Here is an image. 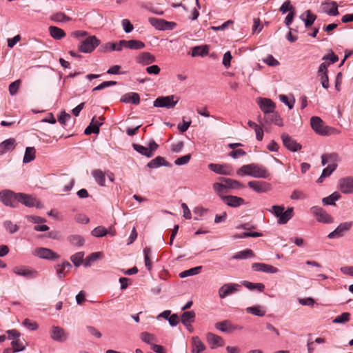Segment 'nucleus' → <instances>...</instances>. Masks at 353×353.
<instances>
[{
  "mask_svg": "<svg viewBox=\"0 0 353 353\" xmlns=\"http://www.w3.org/2000/svg\"><path fill=\"white\" fill-rule=\"evenodd\" d=\"M310 211L318 222L323 223H331L333 222L332 217L321 207L313 206L310 208Z\"/></svg>",
  "mask_w": 353,
  "mask_h": 353,
  "instance_id": "obj_8",
  "label": "nucleus"
},
{
  "mask_svg": "<svg viewBox=\"0 0 353 353\" xmlns=\"http://www.w3.org/2000/svg\"><path fill=\"white\" fill-rule=\"evenodd\" d=\"M83 256L84 252H79L72 255L70 257V260L76 267H79L83 262Z\"/></svg>",
  "mask_w": 353,
  "mask_h": 353,
  "instance_id": "obj_53",
  "label": "nucleus"
},
{
  "mask_svg": "<svg viewBox=\"0 0 353 353\" xmlns=\"http://www.w3.org/2000/svg\"><path fill=\"white\" fill-rule=\"evenodd\" d=\"M213 189L214 192L221 198V196H224L223 194L227 193V188L225 183H214L213 184Z\"/></svg>",
  "mask_w": 353,
  "mask_h": 353,
  "instance_id": "obj_51",
  "label": "nucleus"
},
{
  "mask_svg": "<svg viewBox=\"0 0 353 353\" xmlns=\"http://www.w3.org/2000/svg\"><path fill=\"white\" fill-rule=\"evenodd\" d=\"M263 62L269 66H277L279 65V62L272 55L268 54L265 59H263Z\"/></svg>",
  "mask_w": 353,
  "mask_h": 353,
  "instance_id": "obj_62",
  "label": "nucleus"
},
{
  "mask_svg": "<svg viewBox=\"0 0 353 353\" xmlns=\"http://www.w3.org/2000/svg\"><path fill=\"white\" fill-rule=\"evenodd\" d=\"M35 149L33 147H27L23 157L24 163H30L35 159Z\"/></svg>",
  "mask_w": 353,
  "mask_h": 353,
  "instance_id": "obj_45",
  "label": "nucleus"
},
{
  "mask_svg": "<svg viewBox=\"0 0 353 353\" xmlns=\"http://www.w3.org/2000/svg\"><path fill=\"white\" fill-rule=\"evenodd\" d=\"M242 284L250 290L256 289L259 292H262L265 288V285L261 283H254L247 281H243Z\"/></svg>",
  "mask_w": 353,
  "mask_h": 353,
  "instance_id": "obj_50",
  "label": "nucleus"
},
{
  "mask_svg": "<svg viewBox=\"0 0 353 353\" xmlns=\"http://www.w3.org/2000/svg\"><path fill=\"white\" fill-rule=\"evenodd\" d=\"M50 334L52 340L59 343H63L68 339V333L59 326H52Z\"/></svg>",
  "mask_w": 353,
  "mask_h": 353,
  "instance_id": "obj_10",
  "label": "nucleus"
},
{
  "mask_svg": "<svg viewBox=\"0 0 353 353\" xmlns=\"http://www.w3.org/2000/svg\"><path fill=\"white\" fill-rule=\"evenodd\" d=\"M310 125L314 131L320 135H329L333 130L329 126L324 125L323 120L316 116L311 117Z\"/></svg>",
  "mask_w": 353,
  "mask_h": 353,
  "instance_id": "obj_3",
  "label": "nucleus"
},
{
  "mask_svg": "<svg viewBox=\"0 0 353 353\" xmlns=\"http://www.w3.org/2000/svg\"><path fill=\"white\" fill-rule=\"evenodd\" d=\"M322 59L324 61H329L330 62L327 63L329 65L330 63H334L337 62L339 57L332 51H331L330 53L325 55Z\"/></svg>",
  "mask_w": 353,
  "mask_h": 353,
  "instance_id": "obj_64",
  "label": "nucleus"
},
{
  "mask_svg": "<svg viewBox=\"0 0 353 353\" xmlns=\"http://www.w3.org/2000/svg\"><path fill=\"white\" fill-rule=\"evenodd\" d=\"M281 138L283 145L289 150L292 152H296L301 149V145L296 143L288 134L283 133L281 135Z\"/></svg>",
  "mask_w": 353,
  "mask_h": 353,
  "instance_id": "obj_15",
  "label": "nucleus"
},
{
  "mask_svg": "<svg viewBox=\"0 0 353 353\" xmlns=\"http://www.w3.org/2000/svg\"><path fill=\"white\" fill-rule=\"evenodd\" d=\"M220 179L221 180V181L225 183L227 190L228 188L239 189L243 187V185L236 180H234L229 178H221Z\"/></svg>",
  "mask_w": 353,
  "mask_h": 353,
  "instance_id": "obj_43",
  "label": "nucleus"
},
{
  "mask_svg": "<svg viewBox=\"0 0 353 353\" xmlns=\"http://www.w3.org/2000/svg\"><path fill=\"white\" fill-rule=\"evenodd\" d=\"M3 226L6 228V230L10 234H13L17 232L19 230L18 225L14 224L11 221H4Z\"/></svg>",
  "mask_w": 353,
  "mask_h": 353,
  "instance_id": "obj_58",
  "label": "nucleus"
},
{
  "mask_svg": "<svg viewBox=\"0 0 353 353\" xmlns=\"http://www.w3.org/2000/svg\"><path fill=\"white\" fill-rule=\"evenodd\" d=\"M72 265L68 261H64L61 264L56 265V271L57 276L61 279L66 275V273L71 269Z\"/></svg>",
  "mask_w": 353,
  "mask_h": 353,
  "instance_id": "obj_33",
  "label": "nucleus"
},
{
  "mask_svg": "<svg viewBox=\"0 0 353 353\" xmlns=\"http://www.w3.org/2000/svg\"><path fill=\"white\" fill-rule=\"evenodd\" d=\"M15 148V139L13 138L8 139L0 143V155L6 152L13 150Z\"/></svg>",
  "mask_w": 353,
  "mask_h": 353,
  "instance_id": "obj_28",
  "label": "nucleus"
},
{
  "mask_svg": "<svg viewBox=\"0 0 353 353\" xmlns=\"http://www.w3.org/2000/svg\"><path fill=\"white\" fill-rule=\"evenodd\" d=\"M350 313L348 312H343L341 315L337 316L335 317L332 322L334 323H345L350 320Z\"/></svg>",
  "mask_w": 353,
  "mask_h": 353,
  "instance_id": "obj_56",
  "label": "nucleus"
},
{
  "mask_svg": "<svg viewBox=\"0 0 353 353\" xmlns=\"http://www.w3.org/2000/svg\"><path fill=\"white\" fill-rule=\"evenodd\" d=\"M254 256L253 251L250 249H245L242 251H239L232 256L234 259H245L248 258H252Z\"/></svg>",
  "mask_w": 353,
  "mask_h": 353,
  "instance_id": "obj_41",
  "label": "nucleus"
},
{
  "mask_svg": "<svg viewBox=\"0 0 353 353\" xmlns=\"http://www.w3.org/2000/svg\"><path fill=\"white\" fill-rule=\"evenodd\" d=\"M221 200L225 204L232 208H237L245 203L243 198L233 195L221 196Z\"/></svg>",
  "mask_w": 353,
  "mask_h": 353,
  "instance_id": "obj_18",
  "label": "nucleus"
},
{
  "mask_svg": "<svg viewBox=\"0 0 353 353\" xmlns=\"http://www.w3.org/2000/svg\"><path fill=\"white\" fill-rule=\"evenodd\" d=\"M104 118L102 117H99L98 120L93 117L90 125L85 129L84 133L87 135L92 133L98 134L99 132V128L103 124Z\"/></svg>",
  "mask_w": 353,
  "mask_h": 353,
  "instance_id": "obj_22",
  "label": "nucleus"
},
{
  "mask_svg": "<svg viewBox=\"0 0 353 353\" xmlns=\"http://www.w3.org/2000/svg\"><path fill=\"white\" fill-rule=\"evenodd\" d=\"M238 174L252 176L255 178L267 179L270 174L268 170L263 165L250 163L243 165L238 171Z\"/></svg>",
  "mask_w": 353,
  "mask_h": 353,
  "instance_id": "obj_1",
  "label": "nucleus"
},
{
  "mask_svg": "<svg viewBox=\"0 0 353 353\" xmlns=\"http://www.w3.org/2000/svg\"><path fill=\"white\" fill-rule=\"evenodd\" d=\"M20 85H21V81L19 79L16 80L15 81L11 83L9 85L8 90H9V92H10V95L14 96L17 93V92L19 89Z\"/></svg>",
  "mask_w": 353,
  "mask_h": 353,
  "instance_id": "obj_60",
  "label": "nucleus"
},
{
  "mask_svg": "<svg viewBox=\"0 0 353 353\" xmlns=\"http://www.w3.org/2000/svg\"><path fill=\"white\" fill-rule=\"evenodd\" d=\"M300 19L304 22L305 27L311 26L316 19V16L308 10L301 14Z\"/></svg>",
  "mask_w": 353,
  "mask_h": 353,
  "instance_id": "obj_32",
  "label": "nucleus"
},
{
  "mask_svg": "<svg viewBox=\"0 0 353 353\" xmlns=\"http://www.w3.org/2000/svg\"><path fill=\"white\" fill-rule=\"evenodd\" d=\"M338 161L339 156L336 153L325 154L321 156V164L323 166L328 163V165H334L337 168Z\"/></svg>",
  "mask_w": 353,
  "mask_h": 353,
  "instance_id": "obj_26",
  "label": "nucleus"
},
{
  "mask_svg": "<svg viewBox=\"0 0 353 353\" xmlns=\"http://www.w3.org/2000/svg\"><path fill=\"white\" fill-rule=\"evenodd\" d=\"M353 225L352 221L343 222L340 223L338 227L332 232H330L327 237L329 239H334L342 237L345 232L349 231Z\"/></svg>",
  "mask_w": 353,
  "mask_h": 353,
  "instance_id": "obj_14",
  "label": "nucleus"
},
{
  "mask_svg": "<svg viewBox=\"0 0 353 353\" xmlns=\"http://www.w3.org/2000/svg\"><path fill=\"white\" fill-rule=\"evenodd\" d=\"M206 341L210 345L211 349H214L224 345V340L223 338L212 332L207 333Z\"/></svg>",
  "mask_w": 353,
  "mask_h": 353,
  "instance_id": "obj_20",
  "label": "nucleus"
},
{
  "mask_svg": "<svg viewBox=\"0 0 353 353\" xmlns=\"http://www.w3.org/2000/svg\"><path fill=\"white\" fill-rule=\"evenodd\" d=\"M91 234L95 237H103L108 234V231L104 227L98 226L92 230Z\"/></svg>",
  "mask_w": 353,
  "mask_h": 353,
  "instance_id": "obj_54",
  "label": "nucleus"
},
{
  "mask_svg": "<svg viewBox=\"0 0 353 353\" xmlns=\"http://www.w3.org/2000/svg\"><path fill=\"white\" fill-rule=\"evenodd\" d=\"M279 99L285 103L289 109H292L294 105L295 100L292 99V100H289L288 97L284 94L279 95Z\"/></svg>",
  "mask_w": 353,
  "mask_h": 353,
  "instance_id": "obj_63",
  "label": "nucleus"
},
{
  "mask_svg": "<svg viewBox=\"0 0 353 353\" xmlns=\"http://www.w3.org/2000/svg\"><path fill=\"white\" fill-rule=\"evenodd\" d=\"M19 193H15L11 190H4L0 192V201L6 206L17 208L18 206V195Z\"/></svg>",
  "mask_w": 353,
  "mask_h": 353,
  "instance_id": "obj_4",
  "label": "nucleus"
},
{
  "mask_svg": "<svg viewBox=\"0 0 353 353\" xmlns=\"http://www.w3.org/2000/svg\"><path fill=\"white\" fill-rule=\"evenodd\" d=\"M248 185L256 193H265L271 190V184L263 181H251L248 183Z\"/></svg>",
  "mask_w": 353,
  "mask_h": 353,
  "instance_id": "obj_12",
  "label": "nucleus"
},
{
  "mask_svg": "<svg viewBox=\"0 0 353 353\" xmlns=\"http://www.w3.org/2000/svg\"><path fill=\"white\" fill-rule=\"evenodd\" d=\"M205 350V346L199 336L192 338V352L200 353Z\"/></svg>",
  "mask_w": 353,
  "mask_h": 353,
  "instance_id": "obj_31",
  "label": "nucleus"
},
{
  "mask_svg": "<svg viewBox=\"0 0 353 353\" xmlns=\"http://www.w3.org/2000/svg\"><path fill=\"white\" fill-rule=\"evenodd\" d=\"M126 48L131 50H140L145 48V45L143 42L139 40L132 39L126 41Z\"/></svg>",
  "mask_w": 353,
  "mask_h": 353,
  "instance_id": "obj_44",
  "label": "nucleus"
},
{
  "mask_svg": "<svg viewBox=\"0 0 353 353\" xmlns=\"http://www.w3.org/2000/svg\"><path fill=\"white\" fill-rule=\"evenodd\" d=\"M216 329L220 330L223 332H230L235 329V327L233 326L229 321H223L220 322H217L215 323Z\"/></svg>",
  "mask_w": 353,
  "mask_h": 353,
  "instance_id": "obj_34",
  "label": "nucleus"
},
{
  "mask_svg": "<svg viewBox=\"0 0 353 353\" xmlns=\"http://www.w3.org/2000/svg\"><path fill=\"white\" fill-rule=\"evenodd\" d=\"M50 19L55 23H65L72 20L70 17L65 15L63 12H61L53 13L50 16Z\"/></svg>",
  "mask_w": 353,
  "mask_h": 353,
  "instance_id": "obj_37",
  "label": "nucleus"
},
{
  "mask_svg": "<svg viewBox=\"0 0 353 353\" xmlns=\"http://www.w3.org/2000/svg\"><path fill=\"white\" fill-rule=\"evenodd\" d=\"M68 241L71 245L78 247L82 246L85 243L84 239L81 236L77 234L69 236L68 237Z\"/></svg>",
  "mask_w": 353,
  "mask_h": 353,
  "instance_id": "obj_46",
  "label": "nucleus"
},
{
  "mask_svg": "<svg viewBox=\"0 0 353 353\" xmlns=\"http://www.w3.org/2000/svg\"><path fill=\"white\" fill-rule=\"evenodd\" d=\"M121 101L125 103L139 104L140 103V97L138 93L129 92L123 94L121 98Z\"/></svg>",
  "mask_w": 353,
  "mask_h": 353,
  "instance_id": "obj_27",
  "label": "nucleus"
},
{
  "mask_svg": "<svg viewBox=\"0 0 353 353\" xmlns=\"http://www.w3.org/2000/svg\"><path fill=\"white\" fill-rule=\"evenodd\" d=\"M147 166L149 168H157L160 166H165L170 167V164L169 162L166 161L165 159L160 156H158L151 160L148 164Z\"/></svg>",
  "mask_w": 353,
  "mask_h": 353,
  "instance_id": "obj_29",
  "label": "nucleus"
},
{
  "mask_svg": "<svg viewBox=\"0 0 353 353\" xmlns=\"http://www.w3.org/2000/svg\"><path fill=\"white\" fill-rule=\"evenodd\" d=\"M179 101V98L174 95L166 97H159L157 98L153 105L158 108H173Z\"/></svg>",
  "mask_w": 353,
  "mask_h": 353,
  "instance_id": "obj_5",
  "label": "nucleus"
},
{
  "mask_svg": "<svg viewBox=\"0 0 353 353\" xmlns=\"http://www.w3.org/2000/svg\"><path fill=\"white\" fill-rule=\"evenodd\" d=\"M338 189L343 194L353 193V176L341 178L338 181Z\"/></svg>",
  "mask_w": 353,
  "mask_h": 353,
  "instance_id": "obj_13",
  "label": "nucleus"
},
{
  "mask_svg": "<svg viewBox=\"0 0 353 353\" xmlns=\"http://www.w3.org/2000/svg\"><path fill=\"white\" fill-rule=\"evenodd\" d=\"M92 175L95 181L100 185L104 186L105 183V174L99 169L94 170L92 172Z\"/></svg>",
  "mask_w": 353,
  "mask_h": 353,
  "instance_id": "obj_39",
  "label": "nucleus"
},
{
  "mask_svg": "<svg viewBox=\"0 0 353 353\" xmlns=\"http://www.w3.org/2000/svg\"><path fill=\"white\" fill-rule=\"evenodd\" d=\"M11 345L12 346V349H14V352H16L23 351L26 348L23 341L19 339L13 340L11 343Z\"/></svg>",
  "mask_w": 353,
  "mask_h": 353,
  "instance_id": "obj_57",
  "label": "nucleus"
},
{
  "mask_svg": "<svg viewBox=\"0 0 353 353\" xmlns=\"http://www.w3.org/2000/svg\"><path fill=\"white\" fill-rule=\"evenodd\" d=\"M132 148L134 150H136L139 154L145 156L148 158H150L153 157V154L150 153V152L148 150V147H144L141 145L133 143Z\"/></svg>",
  "mask_w": 353,
  "mask_h": 353,
  "instance_id": "obj_48",
  "label": "nucleus"
},
{
  "mask_svg": "<svg viewBox=\"0 0 353 353\" xmlns=\"http://www.w3.org/2000/svg\"><path fill=\"white\" fill-rule=\"evenodd\" d=\"M156 61L155 57L150 52H144L138 57V62L143 65H149Z\"/></svg>",
  "mask_w": 353,
  "mask_h": 353,
  "instance_id": "obj_30",
  "label": "nucleus"
},
{
  "mask_svg": "<svg viewBox=\"0 0 353 353\" xmlns=\"http://www.w3.org/2000/svg\"><path fill=\"white\" fill-rule=\"evenodd\" d=\"M49 32H50V36L53 39H57V40L61 39L62 38H63L65 36V33L63 31V30H62L61 28H58L57 26H50L49 27Z\"/></svg>",
  "mask_w": 353,
  "mask_h": 353,
  "instance_id": "obj_36",
  "label": "nucleus"
},
{
  "mask_svg": "<svg viewBox=\"0 0 353 353\" xmlns=\"http://www.w3.org/2000/svg\"><path fill=\"white\" fill-rule=\"evenodd\" d=\"M341 195L339 192H334L327 197L322 199V203L326 205H335V201L340 199Z\"/></svg>",
  "mask_w": 353,
  "mask_h": 353,
  "instance_id": "obj_40",
  "label": "nucleus"
},
{
  "mask_svg": "<svg viewBox=\"0 0 353 353\" xmlns=\"http://www.w3.org/2000/svg\"><path fill=\"white\" fill-rule=\"evenodd\" d=\"M190 159H191V154H190L182 156L181 157L177 158L174 161V164L176 165H178V166L186 165L187 163H188V162L190 161Z\"/></svg>",
  "mask_w": 353,
  "mask_h": 353,
  "instance_id": "obj_61",
  "label": "nucleus"
},
{
  "mask_svg": "<svg viewBox=\"0 0 353 353\" xmlns=\"http://www.w3.org/2000/svg\"><path fill=\"white\" fill-rule=\"evenodd\" d=\"M14 274L26 278H35L38 272L25 266H16L12 269Z\"/></svg>",
  "mask_w": 353,
  "mask_h": 353,
  "instance_id": "obj_21",
  "label": "nucleus"
},
{
  "mask_svg": "<svg viewBox=\"0 0 353 353\" xmlns=\"http://www.w3.org/2000/svg\"><path fill=\"white\" fill-rule=\"evenodd\" d=\"M201 268H202L201 266H197V267H194V268L188 269L187 270L181 272L179 274V276L181 278H185V277H188L190 276L196 275L200 272Z\"/></svg>",
  "mask_w": 353,
  "mask_h": 353,
  "instance_id": "obj_49",
  "label": "nucleus"
},
{
  "mask_svg": "<svg viewBox=\"0 0 353 353\" xmlns=\"http://www.w3.org/2000/svg\"><path fill=\"white\" fill-rule=\"evenodd\" d=\"M336 166L334 165H328L325 168H324L322 171V173L319 178L317 179L316 182L318 183H321L323 182L325 178L330 176L335 170Z\"/></svg>",
  "mask_w": 353,
  "mask_h": 353,
  "instance_id": "obj_38",
  "label": "nucleus"
},
{
  "mask_svg": "<svg viewBox=\"0 0 353 353\" xmlns=\"http://www.w3.org/2000/svg\"><path fill=\"white\" fill-rule=\"evenodd\" d=\"M102 256L101 252H93L88 256L84 261V265L85 267L90 266L93 262L96 261L99 257Z\"/></svg>",
  "mask_w": 353,
  "mask_h": 353,
  "instance_id": "obj_52",
  "label": "nucleus"
},
{
  "mask_svg": "<svg viewBox=\"0 0 353 353\" xmlns=\"http://www.w3.org/2000/svg\"><path fill=\"white\" fill-rule=\"evenodd\" d=\"M246 311L247 312L257 316H263L265 315L266 312L264 307H262L261 305L248 307L246 308Z\"/></svg>",
  "mask_w": 353,
  "mask_h": 353,
  "instance_id": "obj_42",
  "label": "nucleus"
},
{
  "mask_svg": "<svg viewBox=\"0 0 353 353\" xmlns=\"http://www.w3.org/2000/svg\"><path fill=\"white\" fill-rule=\"evenodd\" d=\"M257 103L264 115L275 110L276 108L275 103L271 99L268 98H258Z\"/></svg>",
  "mask_w": 353,
  "mask_h": 353,
  "instance_id": "obj_17",
  "label": "nucleus"
},
{
  "mask_svg": "<svg viewBox=\"0 0 353 353\" xmlns=\"http://www.w3.org/2000/svg\"><path fill=\"white\" fill-rule=\"evenodd\" d=\"M208 168L218 174L222 175H231L232 172V170L231 167L228 165H221L218 163H210L208 165Z\"/></svg>",
  "mask_w": 353,
  "mask_h": 353,
  "instance_id": "obj_19",
  "label": "nucleus"
},
{
  "mask_svg": "<svg viewBox=\"0 0 353 353\" xmlns=\"http://www.w3.org/2000/svg\"><path fill=\"white\" fill-rule=\"evenodd\" d=\"M196 314L194 311L184 312L181 315V322L183 324H188L194 322Z\"/></svg>",
  "mask_w": 353,
  "mask_h": 353,
  "instance_id": "obj_47",
  "label": "nucleus"
},
{
  "mask_svg": "<svg viewBox=\"0 0 353 353\" xmlns=\"http://www.w3.org/2000/svg\"><path fill=\"white\" fill-rule=\"evenodd\" d=\"M259 122L261 125H264L265 124H272L274 123L278 126H283V119L280 117V114L276 112L275 110L271 112L269 114L264 115L263 118L261 119V115L259 116Z\"/></svg>",
  "mask_w": 353,
  "mask_h": 353,
  "instance_id": "obj_6",
  "label": "nucleus"
},
{
  "mask_svg": "<svg viewBox=\"0 0 353 353\" xmlns=\"http://www.w3.org/2000/svg\"><path fill=\"white\" fill-rule=\"evenodd\" d=\"M100 43V41L95 36H90L81 41L79 50L83 53H90Z\"/></svg>",
  "mask_w": 353,
  "mask_h": 353,
  "instance_id": "obj_7",
  "label": "nucleus"
},
{
  "mask_svg": "<svg viewBox=\"0 0 353 353\" xmlns=\"http://www.w3.org/2000/svg\"><path fill=\"white\" fill-rule=\"evenodd\" d=\"M34 256L47 260H54L59 258V255L50 249L38 248L33 252Z\"/></svg>",
  "mask_w": 353,
  "mask_h": 353,
  "instance_id": "obj_16",
  "label": "nucleus"
},
{
  "mask_svg": "<svg viewBox=\"0 0 353 353\" xmlns=\"http://www.w3.org/2000/svg\"><path fill=\"white\" fill-rule=\"evenodd\" d=\"M145 265L148 270H151L152 263L150 259V255L151 254V249L150 248H145L143 250Z\"/></svg>",
  "mask_w": 353,
  "mask_h": 353,
  "instance_id": "obj_59",
  "label": "nucleus"
},
{
  "mask_svg": "<svg viewBox=\"0 0 353 353\" xmlns=\"http://www.w3.org/2000/svg\"><path fill=\"white\" fill-rule=\"evenodd\" d=\"M322 10L330 16H337L339 12L336 1H325L321 4Z\"/></svg>",
  "mask_w": 353,
  "mask_h": 353,
  "instance_id": "obj_24",
  "label": "nucleus"
},
{
  "mask_svg": "<svg viewBox=\"0 0 353 353\" xmlns=\"http://www.w3.org/2000/svg\"><path fill=\"white\" fill-rule=\"evenodd\" d=\"M241 290V285L238 283H228L219 288L218 292L219 298L223 299L226 296Z\"/></svg>",
  "mask_w": 353,
  "mask_h": 353,
  "instance_id": "obj_9",
  "label": "nucleus"
},
{
  "mask_svg": "<svg viewBox=\"0 0 353 353\" xmlns=\"http://www.w3.org/2000/svg\"><path fill=\"white\" fill-rule=\"evenodd\" d=\"M209 52V47L207 45L197 46L192 48L191 56L194 57L197 56L204 57Z\"/></svg>",
  "mask_w": 353,
  "mask_h": 353,
  "instance_id": "obj_35",
  "label": "nucleus"
},
{
  "mask_svg": "<svg viewBox=\"0 0 353 353\" xmlns=\"http://www.w3.org/2000/svg\"><path fill=\"white\" fill-rule=\"evenodd\" d=\"M149 22L152 26L159 30H171L176 26V23L174 22H170L162 19H157L154 17L150 18Z\"/></svg>",
  "mask_w": 353,
  "mask_h": 353,
  "instance_id": "obj_11",
  "label": "nucleus"
},
{
  "mask_svg": "<svg viewBox=\"0 0 353 353\" xmlns=\"http://www.w3.org/2000/svg\"><path fill=\"white\" fill-rule=\"evenodd\" d=\"M18 196V203H21L29 208L34 206L39 207V201L32 196L24 193H19Z\"/></svg>",
  "mask_w": 353,
  "mask_h": 353,
  "instance_id": "obj_23",
  "label": "nucleus"
},
{
  "mask_svg": "<svg viewBox=\"0 0 353 353\" xmlns=\"http://www.w3.org/2000/svg\"><path fill=\"white\" fill-rule=\"evenodd\" d=\"M252 268L254 271L268 272V273H276L278 269L271 265L263 263H254L252 265Z\"/></svg>",
  "mask_w": 353,
  "mask_h": 353,
  "instance_id": "obj_25",
  "label": "nucleus"
},
{
  "mask_svg": "<svg viewBox=\"0 0 353 353\" xmlns=\"http://www.w3.org/2000/svg\"><path fill=\"white\" fill-rule=\"evenodd\" d=\"M140 337L143 342L148 344H150L151 345L152 343L156 341L154 335L146 332H142L140 335Z\"/></svg>",
  "mask_w": 353,
  "mask_h": 353,
  "instance_id": "obj_55",
  "label": "nucleus"
},
{
  "mask_svg": "<svg viewBox=\"0 0 353 353\" xmlns=\"http://www.w3.org/2000/svg\"><path fill=\"white\" fill-rule=\"evenodd\" d=\"M269 212L278 218L277 223L279 224L283 225L293 217L294 208L290 207L285 210L283 205H272Z\"/></svg>",
  "mask_w": 353,
  "mask_h": 353,
  "instance_id": "obj_2",
  "label": "nucleus"
}]
</instances>
